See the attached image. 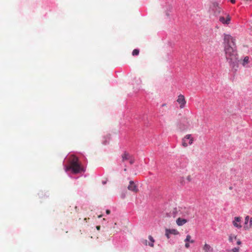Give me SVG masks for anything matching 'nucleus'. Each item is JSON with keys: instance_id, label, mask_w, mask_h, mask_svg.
Returning <instances> with one entry per match:
<instances>
[{"instance_id": "17", "label": "nucleus", "mask_w": 252, "mask_h": 252, "mask_svg": "<svg viewBox=\"0 0 252 252\" xmlns=\"http://www.w3.org/2000/svg\"><path fill=\"white\" fill-rule=\"evenodd\" d=\"M139 51L138 49H135L132 51V55L133 56H137L139 54Z\"/></svg>"}, {"instance_id": "7", "label": "nucleus", "mask_w": 252, "mask_h": 252, "mask_svg": "<svg viewBox=\"0 0 252 252\" xmlns=\"http://www.w3.org/2000/svg\"><path fill=\"white\" fill-rule=\"evenodd\" d=\"M245 224L244 228L245 230H248L252 227V218H250L249 216L245 217Z\"/></svg>"}, {"instance_id": "27", "label": "nucleus", "mask_w": 252, "mask_h": 252, "mask_svg": "<svg viewBox=\"0 0 252 252\" xmlns=\"http://www.w3.org/2000/svg\"><path fill=\"white\" fill-rule=\"evenodd\" d=\"M96 228L97 229V230H99L100 229V226H99V225L96 226Z\"/></svg>"}, {"instance_id": "26", "label": "nucleus", "mask_w": 252, "mask_h": 252, "mask_svg": "<svg viewBox=\"0 0 252 252\" xmlns=\"http://www.w3.org/2000/svg\"><path fill=\"white\" fill-rule=\"evenodd\" d=\"M106 213L107 215L110 214V211L109 210H106Z\"/></svg>"}, {"instance_id": "8", "label": "nucleus", "mask_w": 252, "mask_h": 252, "mask_svg": "<svg viewBox=\"0 0 252 252\" xmlns=\"http://www.w3.org/2000/svg\"><path fill=\"white\" fill-rule=\"evenodd\" d=\"M232 224L234 227L240 229L242 227L241 218L240 217H235L232 221Z\"/></svg>"}, {"instance_id": "30", "label": "nucleus", "mask_w": 252, "mask_h": 252, "mask_svg": "<svg viewBox=\"0 0 252 252\" xmlns=\"http://www.w3.org/2000/svg\"><path fill=\"white\" fill-rule=\"evenodd\" d=\"M102 217V215H100L98 216V218H101Z\"/></svg>"}, {"instance_id": "14", "label": "nucleus", "mask_w": 252, "mask_h": 252, "mask_svg": "<svg viewBox=\"0 0 252 252\" xmlns=\"http://www.w3.org/2000/svg\"><path fill=\"white\" fill-rule=\"evenodd\" d=\"M203 250L205 252H211L213 251V249L211 247L206 243L204 244Z\"/></svg>"}, {"instance_id": "32", "label": "nucleus", "mask_w": 252, "mask_h": 252, "mask_svg": "<svg viewBox=\"0 0 252 252\" xmlns=\"http://www.w3.org/2000/svg\"><path fill=\"white\" fill-rule=\"evenodd\" d=\"M124 171H126V168H125L124 169Z\"/></svg>"}, {"instance_id": "22", "label": "nucleus", "mask_w": 252, "mask_h": 252, "mask_svg": "<svg viewBox=\"0 0 252 252\" xmlns=\"http://www.w3.org/2000/svg\"><path fill=\"white\" fill-rule=\"evenodd\" d=\"M186 180L188 181V182H190L192 180V177L191 175H188L186 178Z\"/></svg>"}, {"instance_id": "10", "label": "nucleus", "mask_w": 252, "mask_h": 252, "mask_svg": "<svg viewBox=\"0 0 252 252\" xmlns=\"http://www.w3.org/2000/svg\"><path fill=\"white\" fill-rule=\"evenodd\" d=\"M127 189L128 190L136 193L138 191V189L137 186L132 181L129 182V184L127 187Z\"/></svg>"}, {"instance_id": "3", "label": "nucleus", "mask_w": 252, "mask_h": 252, "mask_svg": "<svg viewBox=\"0 0 252 252\" xmlns=\"http://www.w3.org/2000/svg\"><path fill=\"white\" fill-rule=\"evenodd\" d=\"M231 19L230 15L224 11H222V14L219 16V21L224 25L229 24Z\"/></svg>"}, {"instance_id": "11", "label": "nucleus", "mask_w": 252, "mask_h": 252, "mask_svg": "<svg viewBox=\"0 0 252 252\" xmlns=\"http://www.w3.org/2000/svg\"><path fill=\"white\" fill-rule=\"evenodd\" d=\"M241 64L245 67H248V64L250 63V59L248 56H246L243 60L239 61Z\"/></svg>"}, {"instance_id": "9", "label": "nucleus", "mask_w": 252, "mask_h": 252, "mask_svg": "<svg viewBox=\"0 0 252 252\" xmlns=\"http://www.w3.org/2000/svg\"><path fill=\"white\" fill-rule=\"evenodd\" d=\"M149 239L150 240V241H151L150 243H148V241L146 240V239H142L141 240V242L143 244H144V245L145 246H147V245H149L150 246V247H153L154 246V242H155V240L153 238V237L150 235L149 236Z\"/></svg>"}, {"instance_id": "28", "label": "nucleus", "mask_w": 252, "mask_h": 252, "mask_svg": "<svg viewBox=\"0 0 252 252\" xmlns=\"http://www.w3.org/2000/svg\"><path fill=\"white\" fill-rule=\"evenodd\" d=\"M230 1L232 3H235V0H230Z\"/></svg>"}, {"instance_id": "12", "label": "nucleus", "mask_w": 252, "mask_h": 252, "mask_svg": "<svg viewBox=\"0 0 252 252\" xmlns=\"http://www.w3.org/2000/svg\"><path fill=\"white\" fill-rule=\"evenodd\" d=\"M131 156L129 155L127 152H125L122 155V162H125L126 160H128V159L130 158Z\"/></svg>"}, {"instance_id": "5", "label": "nucleus", "mask_w": 252, "mask_h": 252, "mask_svg": "<svg viewBox=\"0 0 252 252\" xmlns=\"http://www.w3.org/2000/svg\"><path fill=\"white\" fill-rule=\"evenodd\" d=\"M213 6V10L214 12V15L215 16H218L220 14H222V9L219 6V4L218 3L216 2H214L212 4Z\"/></svg>"}, {"instance_id": "19", "label": "nucleus", "mask_w": 252, "mask_h": 252, "mask_svg": "<svg viewBox=\"0 0 252 252\" xmlns=\"http://www.w3.org/2000/svg\"><path fill=\"white\" fill-rule=\"evenodd\" d=\"M240 250V248L239 247L234 248L231 250L232 252H239Z\"/></svg>"}, {"instance_id": "33", "label": "nucleus", "mask_w": 252, "mask_h": 252, "mask_svg": "<svg viewBox=\"0 0 252 252\" xmlns=\"http://www.w3.org/2000/svg\"><path fill=\"white\" fill-rule=\"evenodd\" d=\"M165 106V104H162V106Z\"/></svg>"}, {"instance_id": "18", "label": "nucleus", "mask_w": 252, "mask_h": 252, "mask_svg": "<svg viewBox=\"0 0 252 252\" xmlns=\"http://www.w3.org/2000/svg\"><path fill=\"white\" fill-rule=\"evenodd\" d=\"M191 239V236L189 235H188L186 237V238L185 240V242H189L190 240Z\"/></svg>"}, {"instance_id": "4", "label": "nucleus", "mask_w": 252, "mask_h": 252, "mask_svg": "<svg viewBox=\"0 0 252 252\" xmlns=\"http://www.w3.org/2000/svg\"><path fill=\"white\" fill-rule=\"evenodd\" d=\"M193 140V137L191 134H187L182 139V146L184 147H187L188 145H191Z\"/></svg>"}, {"instance_id": "21", "label": "nucleus", "mask_w": 252, "mask_h": 252, "mask_svg": "<svg viewBox=\"0 0 252 252\" xmlns=\"http://www.w3.org/2000/svg\"><path fill=\"white\" fill-rule=\"evenodd\" d=\"M180 183L182 184V185H185L186 182L185 181V180L184 179L183 177H182L180 179Z\"/></svg>"}, {"instance_id": "1", "label": "nucleus", "mask_w": 252, "mask_h": 252, "mask_svg": "<svg viewBox=\"0 0 252 252\" xmlns=\"http://www.w3.org/2000/svg\"><path fill=\"white\" fill-rule=\"evenodd\" d=\"M224 42L226 43L224 47L225 58L231 67L236 71L238 65L234 64L238 59V54L235 45V39L231 35L225 34L224 36Z\"/></svg>"}, {"instance_id": "6", "label": "nucleus", "mask_w": 252, "mask_h": 252, "mask_svg": "<svg viewBox=\"0 0 252 252\" xmlns=\"http://www.w3.org/2000/svg\"><path fill=\"white\" fill-rule=\"evenodd\" d=\"M177 102L180 105V108L181 109L184 108L185 107L186 104V100L185 96L183 94H180L178 96Z\"/></svg>"}, {"instance_id": "29", "label": "nucleus", "mask_w": 252, "mask_h": 252, "mask_svg": "<svg viewBox=\"0 0 252 252\" xmlns=\"http://www.w3.org/2000/svg\"><path fill=\"white\" fill-rule=\"evenodd\" d=\"M189 242L191 243H194V241L193 240L190 239Z\"/></svg>"}, {"instance_id": "2", "label": "nucleus", "mask_w": 252, "mask_h": 252, "mask_svg": "<svg viewBox=\"0 0 252 252\" xmlns=\"http://www.w3.org/2000/svg\"><path fill=\"white\" fill-rule=\"evenodd\" d=\"M78 158L74 155H71L69 158V166L65 167V171L71 169L73 173L77 174L84 172L85 170L78 162Z\"/></svg>"}, {"instance_id": "16", "label": "nucleus", "mask_w": 252, "mask_h": 252, "mask_svg": "<svg viewBox=\"0 0 252 252\" xmlns=\"http://www.w3.org/2000/svg\"><path fill=\"white\" fill-rule=\"evenodd\" d=\"M236 240L237 239V236L236 235H233L232 234L230 235L229 236L228 240L230 242H232L233 241V240Z\"/></svg>"}, {"instance_id": "23", "label": "nucleus", "mask_w": 252, "mask_h": 252, "mask_svg": "<svg viewBox=\"0 0 252 252\" xmlns=\"http://www.w3.org/2000/svg\"><path fill=\"white\" fill-rule=\"evenodd\" d=\"M169 235H170V233L168 231V230L166 229H165V236L167 237V238L168 239H169L170 238L169 237Z\"/></svg>"}, {"instance_id": "13", "label": "nucleus", "mask_w": 252, "mask_h": 252, "mask_svg": "<svg viewBox=\"0 0 252 252\" xmlns=\"http://www.w3.org/2000/svg\"><path fill=\"white\" fill-rule=\"evenodd\" d=\"M187 222H188L187 220L185 219H182L181 218H178L176 220V223L178 226L183 225Z\"/></svg>"}, {"instance_id": "15", "label": "nucleus", "mask_w": 252, "mask_h": 252, "mask_svg": "<svg viewBox=\"0 0 252 252\" xmlns=\"http://www.w3.org/2000/svg\"><path fill=\"white\" fill-rule=\"evenodd\" d=\"M169 232L170 234H173L175 235H178L179 234V231L175 229H166Z\"/></svg>"}, {"instance_id": "25", "label": "nucleus", "mask_w": 252, "mask_h": 252, "mask_svg": "<svg viewBox=\"0 0 252 252\" xmlns=\"http://www.w3.org/2000/svg\"><path fill=\"white\" fill-rule=\"evenodd\" d=\"M237 244L240 245L241 244V241L240 240H238L237 242Z\"/></svg>"}, {"instance_id": "24", "label": "nucleus", "mask_w": 252, "mask_h": 252, "mask_svg": "<svg viewBox=\"0 0 252 252\" xmlns=\"http://www.w3.org/2000/svg\"><path fill=\"white\" fill-rule=\"evenodd\" d=\"M185 247L186 248H189V244L188 242H186V244H185Z\"/></svg>"}, {"instance_id": "20", "label": "nucleus", "mask_w": 252, "mask_h": 252, "mask_svg": "<svg viewBox=\"0 0 252 252\" xmlns=\"http://www.w3.org/2000/svg\"><path fill=\"white\" fill-rule=\"evenodd\" d=\"M128 160L130 164H132L134 162V159L132 157V156L130 157V158Z\"/></svg>"}, {"instance_id": "31", "label": "nucleus", "mask_w": 252, "mask_h": 252, "mask_svg": "<svg viewBox=\"0 0 252 252\" xmlns=\"http://www.w3.org/2000/svg\"><path fill=\"white\" fill-rule=\"evenodd\" d=\"M245 1H251L252 0H244Z\"/></svg>"}]
</instances>
